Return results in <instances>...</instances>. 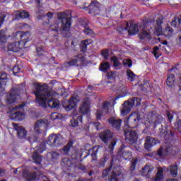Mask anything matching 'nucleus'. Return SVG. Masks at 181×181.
Returning a JSON list of instances; mask_svg holds the SVG:
<instances>
[{
    "label": "nucleus",
    "mask_w": 181,
    "mask_h": 181,
    "mask_svg": "<svg viewBox=\"0 0 181 181\" xmlns=\"http://www.w3.org/2000/svg\"><path fill=\"white\" fill-rule=\"evenodd\" d=\"M34 94L40 107L46 108L48 105L50 108H59L60 102L54 98L57 95V93L54 92V90H49L47 84H36ZM46 101H47V105Z\"/></svg>",
    "instance_id": "obj_1"
},
{
    "label": "nucleus",
    "mask_w": 181,
    "mask_h": 181,
    "mask_svg": "<svg viewBox=\"0 0 181 181\" xmlns=\"http://www.w3.org/2000/svg\"><path fill=\"white\" fill-rule=\"evenodd\" d=\"M6 39L8 37L6 34H5V30H0V49H5V44L6 43Z\"/></svg>",
    "instance_id": "obj_26"
},
{
    "label": "nucleus",
    "mask_w": 181,
    "mask_h": 181,
    "mask_svg": "<svg viewBox=\"0 0 181 181\" xmlns=\"http://www.w3.org/2000/svg\"><path fill=\"white\" fill-rule=\"evenodd\" d=\"M166 115L168 118V120L170 122V121H172V119H173V115L169 112H166Z\"/></svg>",
    "instance_id": "obj_59"
},
{
    "label": "nucleus",
    "mask_w": 181,
    "mask_h": 181,
    "mask_svg": "<svg viewBox=\"0 0 181 181\" xmlns=\"http://www.w3.org/2000/svg\"><path fill=\"white\" fill-rule=\"evenodd\" d=\"M118 141V140L117 139H113L109 146H108V149L110 151V153H112V151H114V148H115V145H117V142Z\"/></svg>",
    "instance_id": "obj_39"
},
{
    "label": "nucleus",
    "mask_w": 181,
    "mask_h": 181,
    "mask_svg": "<svg viewBox=\"0 0 181 181\" xmlns=\"http://www.w3.org/2000/svg\"><path fill=\"white\" fill-rule=\"evenodd\" d=\"M57 118H59V115L57 114V112H53L51 114V119H57Z\"/></svg>",
    "instance_id": "obj_58"
},
{
    "label": "nucleus",
    "mask_w": 181,
    "mask_h": 181,
    "mask_svg": "<svg viewBox=\"0 0 181 181\" xmlns=\"http://www.w3.org/2000/svg\"><path fill=\"white\" fill-rule=\"evenodd\" d=\"M127 74L128 79L130 81H134V79L135 78V74H134V72H132V71H131L130 69H128L127 71Z\"/></svg>",
    "instance_id": "obj_43"
},
{
    "label": "nucleus",
    "mask_w": 181,
    "mask_h": 181,
    "mask_svg": "<svg viewBox=\"0 0 181 181\" xmlns=\"http://www.w3.org/2000/svg\"><path fill=\"white\" fill-rule=\"evenodd\" d=\"M157 144L158 141L155 139V138L147 136L144 144L145 149L149 151L152 146H154V145H156Z\"/></svg>",
    "instance_id": "obj_20"
},
{
    "label": "nucleus",
    "mask_w": 181,
    "mask_h": 181,
    "mask_svg": "<svg viewBox=\"0 0 181 181\" xmlns=\"http://www.w3.org/2000/svg\"><path fill=\"white\" fill-rule=\"evenodd\" d=\"M118 93H119V97H125L128 93V90H127L125 86H122L119 88Z\"/></svg>",
    "instance_id": "obj_40"
},
{
    "label": "nucleus",
    "mask_w": 181,
    "mask_h": 181,
    "mask_svg": "<svg viewBox=\"0 0 181 181\" xmlns=\"http://www.w3.org/2000/svg\"><path fill=\"white\" fill-rule=\"evenodd\" d=\"M109 160H110V155L105 153L100 160L99 166H100V168H105V163H107V161H108Z\"/></svg>",
    "instance_id": "obj_32"
},
{
    "label": "nucleus",
    "mask_w": 181,
    "mask_h": 181,
    "mask_svg": "<svg viewBox=\"0 0 181 181\" xmlns=\"http://www.w3.org/2000/svg\"><path fill=\"white\" fill-rule=\"evenodd\" d=\"M25 139L29 141L30 144H33V142H36V141H37V138L33 134H30Z\"/></svg>",
    "instance_id": "obj_47"
},
{
    "label": "nucleus",
    "mask_w": 181,
    "mask_h": 181,
    "mask_svg": "<svg viewBox=\"0 0 181 181\" xmlns=\"http://www.w3.org/2000/svg\"><path fill=\"white\" fill-rule=\"evenodd\" d=\"M10 118L11 119H18V121L21 119H23L25 118V115H23L21 111H16L11 112L10 115Z\"/></svg>",
    "instance_id": "obj_27"
},
{
    "label": "nucleus",
    "mask_w": 181,
    "mask_h": 181,
    "mask_svg": "<svg viewBox=\"0 0 181 181\" xmlns=\"http://www.w3.org/2000/svg\"><path fill=\"white\" fill-rule=\"evenodd\" d=\"M167 172H170V175L173 176V177H176V176H177V164L170 165L167 168Z\"/></svg>",
    "instance_id": "obj_28"
},
{
    "label": "nucleus",
    "mask_w": 181,
    "mask_h": 181,
    "mask_svg": "<svg viewBox=\"0 0 181 181\" xmlns=\"http://www.w3.org/2000/svg\"><path fill=\"white\" fill-rule=\"evenodd\" d=\"M23 47V44H21V42H16L8 44L7 47L4 46V49H1L4 50V52H13V53H18V52H21Z\"/></svg>",
    "instance_id": "obj_11"
},
{
    "label": "nucleus",
    "mask_w": 181,
    "mask_h": 181,
    "mask_svg": "<svg viewBox=\"0 0 181 181\" xmlns=\"http://www.w3.org/2000/svg\"><path fill=\"white\" fill-rule=\"evenodd\" d=\"M137 163H138V159L134 158L132 160V164L130 166L131 172H134V170H135V168H136Z\"/></svg>",
    "instance_id": "obj_48"
},
{
    "label": "nucleus",
    "mask_w": 181,
    "mask_h": 181,
    "mask_svg": "<svg viewBox=\"0 0 181 181\" xmlns=\"http://www.w3.org/2000/svg\"><path fill=\"white\" fill-rule=\"evenodd\" d=\"M109 69H110V64L108 62H103L100 64V70H101V71H107V70H108Z\"/></svg>",
    "instance_id": "obj_42"
},
{
    "label": "nucleus",
    "mask_w": 181,
    "mask_h": 181,
    "mask_svg": "<svg viewBox=\"0 0 181 181\" xmlns=\"http://www.w3.org/2000/svg\"><path fill=\"white\" fill-rule=\"evenodd\" d=\"M73 147V141H69L68 144L64 146L62 151L65 155H67L70 152V149Z\"/></svg>",
    "instance_id": "obj_38"
},
{
    "label": "nucleus",
    "mask_w": 181,
    "mask_h": 181,
    "mask_svg": "<svg viewBox=\"0 0 181 181\" xmlns=\"http://www.w3.org/2000/svg\"><path fill=\"white\" fill-rule=\"evenodd\" d=\"M163 45H165V46L163 47V48L164 49V50H166V47L167 49H169V46H168V41L165 40L164 42H163Z\"/></svg>",
    "instance_id": "obj_63"
},
{
    "label": "nucleus",
    "mask_w": 181,
    "mask_h": 181,
    "mask_svg": "<svg viewBox=\"0 0 181 181\" xmlns=\"http://www.w3.org/2000/svg\"><path fill=\"white\" fill-rule=\"evenodd\" d=\"M80 122H83V117L79 115H75L71 120V127H73L74 128L78 127V124H80Z\"/></svg>",
    "instance_id": "obj_25"
},
{
    "label": "nucleus",
    "mask_w": 181,
    "mask_h": 181,
    "mask_svg": "<svg viewBox=\"0 0 181 181\" xmlns=\"http://www.w3.org/2000/svg\"><path fill=\"white\" fill-rule=\"evenodd\" d=\"M63 142L64 140L61 134H52L49 136L47 140V144L50 146H60V145H63Z\"/></svg>",
    "instance_id": "obj_8"
},
{
    "label": "nucleus",
    "mask_w": 181,
    "mask_h": 181,
    "mask_svg": "<svg viewBox=\"0 0 181 181\" xmlns=\"http://www.w3.org/2000/svg\"><path fill=\"white\" fill-rule=\"evenodd\" d=\"M121 175V168L117 165V167H114L112 171V177L109 180V181H118V178L117 176H119Z\"/></svg>",
    "instance_id": "obj_23"
},
{
    "label": "nucleus",
    "mask_w": 181,
    "mask_h": 181,
    "mask_svg": "<svg viewBox=\"0 0 181 181\" xmlns=\"http://www.w3.org/2000/svg\"><path fill=\"white\" fill-rule=\"evenodd\" d=\"M163 179V170L160 169L156 176L155 181H161Z\"/></svg>",
    "instance_id": "obj_41"
},
{
    "label": "nucleus",
    "mask_w": 181,
    "mask_h": 181,
    "mask_svg": "<svg viewBox=\"0 0 181 181\" xmlns=\"http://www.w3.org/2000/svg\"><path fill=\"white\" fill-rule=\"evenodd\" d=\"M153 170V167L149 164H146L144 168L141 170V173H144L147 176H149L151 175V172Z\"/></svg>",
    "instance_id": "obj_33"
},
{
    "label": "nucleus",
    "mask_w": 181,
    "mask_h": 181,
    "mask_svg": "<svg viewBox=\"0 0 181 181\" xmlns=\"http://www.w3.org/2000/svg\"><path fill=\"white\" fill-rule=\"evenodd\" d=\"M8 81V76L4 72H0V90H2V86H6V81Z\"/></svg>",
    "instance_id": "obj_30"
},
{
    "label": "nucleus",
    "mask_w": 181,
    "mask_h": 181,
    "mask_svg": "<svg viewBox=\"0 0 181 181\" xmlns=\"http://www.w3.org/2000/svg\"><path fill=\"white\" fill-rule=\"evenodd\" d=\"M166 84L168 87H174L175 86V75L170 74L167 78Z\"/></svg>",
    "instance_id": "obj_36"
},
{
    "label": "nucleus",
    "mask_w": 181,
    "mask_h": 181,
    "mask_svg": "<svg viewBox=\"0 0 181 181\" xmlns=\"http://www.w3.org/2000/svg\"><path fill=\"white\" fill-rule=\"evenodd\" d=\"M76 104L77 99L76 98H71L69 100H64L62 103V106L66 111H71V110L76 107Z\"/></svg>",
    "instance_id": "obj_16"
},
{
    "label": "nucleus",
    "mask_w": 181,
    "mask_h": 181,
    "mask_svg": "<svg viewBox=\"0 0 181 181\" xmlns=\"http://www.w3.org/2000/svg\"><path fill=\"white\" fill-rule=\"evenodd\" d=\"M102 56H103L104 59H105V60H107V59L108 57V49H103L102 51Z\"/></svg>",
    "instance_id": "obj_56"
},
{
    "label": "nucleus",
    "mask_w": 181,
    "mask_h": 181,
    "mask_svg": "<svg viewBox=\"0 0 181 181\" xmlns=\"http://www.w3.org/2000/svg\"><path fill=\"white\" fill-rule=\"evenodd\" d=\"M57 16L58 19L62 22L61 27L62 30L67 32V30L70 29V26H71V12L65 11L58 13Z\"/></svg>",
    "instance_id": "obj_4"
},
{
    "label": "nucleus",
    "mask_w": 181,
    "mask_h": 181,
    "mask_svg": "<svg viewBox=\"0 0 181 181\" xmlns=\"http://www.w3.org/2000/svg\"><path fill=\"white\" fill-rule=\"evenodd\" d=\"M118 162H119L118 160H114V158L112 159L110 168L107 169H105L103 171L102 177H103V178L107 177V176H108V173H109L110 170H111V168H114V167L117 168V166H118V165H117V163H118Z\"/></svg>",
    "instance_id": "obj_22"
},
{
    "label": "nucleus",
    "mask_w": 181,
    "mask_h": 181,
    "mask_svg": "<svg viewBox=\"0 0 181 181\" xmlns=\"http://www.w3.org/2000/svg\"><path fill=\"white\" fill-rule=\"evenodd\" d=\"M51 30H52V32H59V24L55 23L53 25H52Z\"/></svg>",
    "instance_id": "obj_55"
},
{
    "label": "nucleus",
    "mask_w": 181,
    "mask_h": 181,
    "mask_svg": "<svg viewBox=\"0 0 181 181\" xmlns=\"http://www.w3.org/2000/svg\"><path fill=\"white\" fill-rule=\"evenodd\" d=\"M141 105V98H134L132 99H129L128 101H125L124 103L123 107L121 110V115L125 117V115H128L129 112H131V110L134 105Z\"/></svg>",
    "instance_id": "obj_5"
},
{
    "label": "nucleus",
    "mask_w": 181,
    "mask_h": 181,
    "mask_svg": "<svg viewBox=\"0 0 181 181\" xmlns=\"http://www.w3.org/2000/svg\"><path fill=\"white\" fill-rule=\"evenodd\" d=\"M19 94H21V89L19 88H13L11 92L6 95V104H13V103L19 98Z\"/></svg>",
    "instance_id": "obj_10"
},
{
    "label": "nucleus",
    "mask_w": 181,
    "mask_h": 181,
    "mask_svg": "<svg viewBox=\"0 0 181 181\" xmlns=\"http://www.w3.org/2000/svg\"><path fill=\"white\" fill-rule=\"evenodd\" d=\"M16 18V19H25V18H29V13L25 10L17 11Z\"/></svg>",
    "instance_id": "obj_29"
},
{
    "label": "nucleus",
    "mask_w": 181,
    "mask_h": 181,
    "mask_svg": "<svg viewBox=\"0 0 181 181\" xmlns=\"http://www.w3.org/2000/svg\"><path fill=\"white\" fill-rule=\"evenodd\" d=\"M83 32L86 35H89L90 36L93 35V30L89 28H85Z\"/></svg>",
    "instance_id": "obj_53"
},
{
    "label": "nucleus",
    "mask_w": 181,
    "mask_h": 181,
    "mask_svg": "<svg viewBox=\"0 0 181 181\" xmlns=\"http://www.w3.org/2000/svg\"><path fill=\"white\" fill-rule=\"evenodd\" d=\"M181 23V14H180L177 17H175L174 20L171 21V26L174 28H179Z\"/></svg>",
    "instance_id": "obj_35"
},
{
    "label": "nucleus",
    "mask_w": 181,
    "mask_h": 181,
    "mask_svg": "<svg viewBox=\"0 0 181 181\" xmlns=\"http://www.w3.org/2000/svg\"><path fill=\"white\" fill-rule=\"evenodd\" d=\"M124 132L125 135L126 142L129 144L130 145H134V144H136V141H138V134L136 132L127 128L124 129Z\"/></svg>",
    "instance_id": "obj_9"
},
{
    "label": "nucleus",
    "mask_w": 181,
    "mask_h": 181,
    "mask_svg": "<svg viewBox=\"0 0 181 181\" xmlns=\"http://www.w3.org/2000/svg\"><path fill=\"white\" fill-rule=\"evenodd\" d=\"M54 15V13L53 12H48L46 14V16H47V18H49V19H52L53 18Z\"/></svg>",
    "instance_id": "obj_62"
},
{
    "label": "nucleus",
    "mask_w": 181,
    "mask_h": 181,
    "mask_svg": "<svg viewBox=\"0 0 181 181\" xmlns=\"http://www.w3.org/2000/svg\"><path fill=\"white\" fill-rule=\"evenodd\" d=\"M124 66H128V67H131L132 66V61L131 59H124L123 60Z\"/></svg>",
    "instance_id": "obj_52"
},
{
    "label": "nucleus",
    "mask_w": 181,
    "mask_h": 181,
    "mask_svg": "<svg viewBox=\"0 0 181 181\" xmlns=\"http://www.w3.org/2000/svg\"><path fill=\"white\" fill-rule=\"evenodd\" d=\"M121 122H122V121L120 119H115L114 117L109 119V123L112 125V128L117 130L121 128Z\"/></svg>",
    "instance_id": "obj_24"
},
{
    "label": "nucleus",
    "mask_w": 181,
    "mask_h": 181,
    "mask_svg": "<svg viewBox=\"0 0 181 181\" xmlns=\"http://www.w3.org/2000/svg\"><path fill=\"white\" fill-rule=\"evenodd\" d=\"M118 155L122 156L125 160H128V159H131L132 157V153L129 151V148L126 146L121 147L118 151Z\"/></svg>",
    "instance_id": "obj_17"
},
{
    "label": "nucleus",
    "mask_w": 181,
    "mask_h": 181,
    "mask_svg": "<svg viewBox=\"0 0 181 181\" xmlns=\"http://www.w3.org/2000/svg\"><path fill=\"white\" fill-rule=\"evenodd\" d=\"M111 60L113 62L114 67H119V66H121V62H119V60L117 58V57H112Z\"/></svg>",
    "instance_id": "obj_45"
},
{
    "label": "nucleus",
    "mask_w": 181,
    "mask_h": 181,
    "mask_svg": "<svg viewBox=\"0 0 181 181\" xmlns=\"http://www.w3.org/2000/svg\"><path fill=\"white\" fill-rule=\"evenodd\" d=\"M99 150H100V146H95L93 147L92 148L93 153H91L92 160H97V154L98 153Z\"/></svg>",
    "instance_id": "obj_37"
},
{
    "label": "nucleus",
    "mask_w": 181,
    "mask_h": 181,
    "mask_svg": "<svg viewBox=\"0 0 181 181\" xmlns=\"http://www.w3.org/2000/svg\"><path fill=\"white\" fill-rule=\"evenodd\" d=\"M138 32H139V28H138V25L134 23L130 24L128 33L132 35H135V33H138Z\"/></svg>",
    "instance_id": "obj_34"
},
{
    "label": "nucleus",
    "mask_w": 181,
    "mask_h": 181,
    "mask_svg": "<svg viewBox=\"0 0 181 181\" xmlns=\"http://www.w3.org/2000/svg\"><path fill=\"white\" fill-rule=\"evenodd\" d=\"M139 121H141V115L136 112L132 113L127 119L124 120V128H126V129L127 127H129V128H136L139 124Z\"/></svg>",
    "instance_id": "obj_6"
},
{
    "label": "nucleus",
    "mask_w": 181,
    "mask_h": 181,
    "mask_svg": "<svg viewBox=\"0 0 181 181\" xmlns=\"http://www.w3.org/2000/svg\"><path fill=\"white\" fill-rule=\"evenodd\" d=\"M163 120V118L162 116L159 115L158 117L156 116H152V115H148V118L145 120L144 124L147 128H149L153 124H154V128H158L160 131V134H164L166 135L167 132L165 131L163 132V128L162 127V121Z\"/></svg>",
    "instance_id": "obj_3"
},
{
    "label": "nucleus",
    "mask_w": 181,
    "mask_h": 181,
    "mask_svg": "<svg viewBox=\"0 0 181 181\" xmlns=\"http://www.w3.org/2000/svg\"><path fill=\"white\" fill-rule=\"evenodd\" d=\"M113 136L114 135L109 129L105 130L100 135V138L103 141V142H104V144H108V141H110V139H111V138H112Z\"/></svg>",
    "instance_id": "obj_18"
},
{
    "label": "nucleus",
    "mask_w": 181,
    "mask_h": 181,
    "mask_svg": "<svg viewBox=\"0 0 181 181\" xmlns=\"http://www.w3.org/2000/svg\"><path fill=\"white\" fill-rule=\"evenodd\" d=\"M23 176L26 179L27 181H32L36 179L37 174L36 173H29V172H23Z\"/></svg>",
    "instance_id": "obj_31"
},
{
    "label": "nucleus",
    "mask_w": 181,
    "mask_h": 181,
    "mask_svg": "<svg viewBox=\"0 0 181 181\" xmlns=\"http://www.w3.org/2000/svg\"><path fill=\"white\" fill-rule=\"evenodd\" d=\"M129 23H126L125 25L126 26H119L117 28V30L119 32V33H122V32H124V30H128V26H129Z\"/></svg>",
    "instance_id": "obj_50"
},
{
    "label": "nucleus",
    "mask_w": 181,
    "mask_h": 181,
    "mask_svg": "<svg viewBox=\"0 0 181 181\" xmlns=\"http://www.w3.org/2000/svg\"><path fill=\"white\" fill-rule=\"evenodd\" d=\"M76 64H77V59H74L71 60L69 62H68V64H69V66H74Z\"/></svg>",
    "instance_id": "obj_60"
},
{
    "label": "nucleus",
    "mask_w": 181,
    "mask_h": 181,
    "mask_svg": "<svg viewBox=\"0 0 181 181\" xmlns=\"http://www.w3.org/2000/svg\"><path fill=\"white\" fill-rule=\"evenodd\" d=\"M162 23H163V18H158L156 20V32H157V35H164L165 36V37H168V39H170V37H172V36H173V35H175V30H173V28H172L170 27V25H166L165 30L163 31L162 30Z\"/></svg>",
    "instance_id": "obj_2"
},
{
    "label": "nucleus",
    "mask_w": 181,
    "mask_h": 181,
    "mask_svg": "<svg viewBox=\"0 0 181 181\" xmlns=\"http://www.w3.org/2000/svg\"><path fill=\"white\" fill-rule=\"evenodd\" d=\"M100 3L92 2L89 5V13L91 15H98L100 13Z\"/></svg>",
    "instance_id": "obj_19"
},
{
    "label": "nucleus",
    "mask_w": 181,
    "mask_h": 181,
    "mask_svg": "<svg viewBox=\"0 0 181 181\" xmlns=\"http://www.w3.org/2000/svg\"><path fill=\"white\" fill-rule=\"evenodd\" d=\"M62 163L64 166H66L67 168H70L73 163H71V160L69 158H64L62 160Z\"/></svg>",
    "instance_id": "obj_46"
},
{
    "label": "nucleus",
    "mask_w": 181,
    "mask_h": 181,
    "mask_svg": "<svg viewBox=\"0 0 181 181\" xmlns=\"http://www.w3.org/2000/svg\"><path fill=\"white\" fill-rule=\"evenodd\" d=\"M107 76L109 78H114L115 77V71L107 72Z\"/></svg>",
    "instance_id": "obj_57"
},
{
    "label": "nucleus",
    "mask_w": 181,
    "mask_h": 181,
    "mask_svg": "<svg viewBox=\"0 0 181 181\" xmlns=\"http://www.w3.org/2000/svg\"><path fill=\"white\" fill-rule=\"evenodd\" d=\"M140 29L142 32L140 33V39H151V23H144L140 26Z\"/></svg>",
    "instance_id": "obj_12"
},
{
    "label": "nucleus",
    "mask_w": 181,
    "mask_h": 181,
    "mask_svg": "<svg viewBox=\"0 0 181 181\" xmlns=\"http://www.w3.org/2000/svg\"><path fill=\"white\" fill-rule=\"evenodd\" d=\"M13 75H16L18 74V73H20L21 71V68L19 67V66L18 65H16L14 66V67L13 68Z\"/></svg>",
    "instance_id": "obj_51"
},
{
    "label": "nucleus",
    "mask_w": 181,
    "mask_h": 181,
    "mask_svg": "<svg viewBox=\"0 0 181 181\" xmlns=\"http://www.w3.org/2000/svg\"><path fill=\"white\" fill-rule=\"evenodd\" d=\"M91 43V40H86L85 41L82 42V52H86L87 50V46Z\"/></svg>",
    "instance_id": "obj_44"
},
{
    "label": "nucleus",
    "mask_w": 181,
    "mask_h": 181,
    "mask_svg": "<svg viewBox=\"0 0 181 181\" xmlns=\"http://www.w3.org/2000/svg\"><path fill=\"white\" fill-rule=\"evenodd\" d=\"M17 39H22L23 41L20 42L21 45H23L25 46L28 42H29L30 39V32L26 31H18L16 33V35H14Z\"/></svg>",
    "instance_id": "obj_13"
},
{
    "label": "nucleus",
    "mask_w": 181,
    "mask_h": 181,
    "mask_svg": "<svg viewBox=\"0 0 181 181\" xmlns=\"http://www.w3.org/2000/svg\"><path fill=\"white\" fill-rule=\"evenodd\" d=\"M13 128L17 132V137L18 139H26V136H28V130L25 129V127L18 124H14Z\"/></svg>",
    "instance_id": "obj_15"
},
{
    "label": "nucleus",
    "mask_w": 181,
    "mask_h": 181,
    "mask_svg": "<svg viewBox=\"0 0 181 181\" xmlns=\"http://www.w3.org/2000/svg\"><path fill=\"white\" fill-rule=\"evenodd\" d=\"M102 114H103V112H101V110H97V112H96V118H97V119H101Z\"/></svg>",
    "instance_id": "obj_61"
},
{
    "label": "nucleus",
    "mask_w": 181,
    "mask_h": 181,
    "mask_svg": "<svg viewBox=\"0 0 181 181\" xmlns=\"http://www.w3.org/2000/svg\"><path fill=\"white\" fill-rule=\"evenodd\" d=\"M37 52L38 56H42L45 52V49H43V47H37Z\"/></svg>",
    "instance_id": "obj_54"
},
{
    "label": "nucleus",
    "mask_w": 181,
    "mask_h": 181,
    "mask_svg": "<svg viewBox=\"0 0 181 181\" xmlns=\"http://www.w3.org/2000/svg\"><path fill=\"white\" fill-rule=\"evenodd\" d=\"M5 175V170L0 168V176H4Z\"/></svg>",
    "instance_id": "obj_64"
},
{
    "label": "nucleus",
    "mask_w": 181,
    "mask_h": 181,
    "mask_svg": "<svg viewBox=\"0 0 181 181\" xmlns=\"http://www.w3.org/2000/svg\"><path fill=\"white\" fill-rule=\"evenodd\" d=\"M89 110H90V99L86 98L82 105L79 107V112L83 115L87 114Z\"/></svg>",
    "instance_id": "obj_21"
},
{
    "label": "nucleus",
    "mask_w": 181,
    "mask_h": 181,
    "mask_svg": "<svg viewBox=\"0 0 181 181\" xmlns=\"http://www.w3.org/2000/svg\"><path fill=\"white\" fill-rule=\"evenodd\" d=\"M45 150L46 146H45V145H42L40 148H36V151L33 152L32 158L35 163H37V165H40L42 162V157L39 156V153H42Z\"/></svg>",
    "instance_id": "obj_14"
},
{
    "label": "nucleus",
    "mask_w": 181,
    "mask_h": 181,
    "mask_svg": "<svg viewBox=\"0 0 181 181\" xmlns=\"http://www.w3.org/2000/svg\"><path fill=\"white\" fill-rule=\"evenodd\" d=\"M153 53L156 59H158L159 56H160V54L159 53V47H158V46L154 47Z\"/></svg>",
    "instance_id": "obj_49"
},
{
    "label": "nucleus",
    "mask_w": 181,
    "mask_h": 181,
    "mask_svg": "<svg viewBox=\"0 0 181 181\" xmlns=\"http://www.w3.org/2000/svg\"><path fill=\"white\" fill-rule=\"evenodd\" d=\"M49 126V121L46 119H37L34 124V132L35 134H42L47 129Z\"/></svg>",
    "instance_id": "obj_7"
}]
</instances>
